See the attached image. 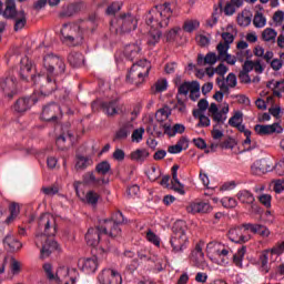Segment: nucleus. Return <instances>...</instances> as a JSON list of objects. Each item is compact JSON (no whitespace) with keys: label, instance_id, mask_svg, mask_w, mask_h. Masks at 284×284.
Here are the masks:
<instances>
[{"label":"nucleus","instance_id":"c03bdc74","mask_svg":"<svg viewBox=\"0 0 284 284\" xmlns=\"http://www.w3.org/2000/svg\"><path fill=\"white\" fill-rule=\"evenodd\" d=\"M194 85V81L192 82H184L179 85L178 93L182 94L183 97H187L190 92H192Z\"/></svg>","mask_w":284,"mask_h":284},{"label":"nucleus","instance_id":"bb28decb","mask_svg":"<svg viewBox=\"0 0 284 284\" xmlns=\"http://www.w3.org/2000/svg\"><path fill=\"white\" fill-rule=\"evenodd\" d=\"M244 227H246V230H250L253 234H260V236H263L264 239H267V236H270L271 234L270 229L261 224L247 223L244 224Z\"/></svg>","mask_w":284,"mask_h":284},{"label":"nucleus","instance_id":"774afa93","mask_svg":"<svg viewBox=\"0 0 284 284\" xmlns=\"http://www.w3.org/2000/svg\"><path fill=\"white\" fill-rule=\"evenodd\" d=\"M211 120L207 115L201 116L199 120V123L196 124V128H210L211 125Z\"/></svg>","mask_w":284,"mask_h":284},{"label":"nucleus","instance_id":"2eb2a0df","mask_svg":"<svg viewBox=\"0 0 284 284\" xmlns=\"http://www.w3.org/2000/svg\"><path fill=\"white\" fill-rule=\"evenodd\" d=\"M59 116H61V106H59V104L52 102L48 105H45L42 109V115L41 119L43 121H57L59 119Z\"/></svg>","mask_w":284,"mask_h":284},{"label":"nucleus","instance_id":"9b49d317","mask_svg":"<svg viewBox=\"0 0 284 284\" xmlns=\"http://www.w3.org/2000/svg\"><path fill=\"white\" fill-rule=\"evenodd\" d=\"M98 283L100 284H123L121 273L112 268H103L98 274Z\"/></svg>","mask_w":284,"mask_h":284},{"label":"nucleus","instance_id":"393cba45","mask_svg":"<svg viewBox=\"0 0 284 284\" xmlns=\"http://www.w3.org/2000/svg\"><path fill=\"white\" fill-rule=\"evenodd\" d=\"M204 245L205 243L200 241L191 253V261L195 263V265H201L205 258V254L203 253Z\"/></svg>","mask_w":284,"mask_h":284},{"label":"nucleus","instance_id":"ddd939ff","mask_svg":"<svg viewBox=\"0 0 284 284\" xmlns=\"http://www.w3.org/2000/svg\"><path fill=\"white\" fill-rule=\"evenodd\" d=\"M0 92L8 99H13L17 94V79L14 77L0 78Z\"/></svg>","mask_w":284,"mask_h":284},{"label":"nucleus","instance_id":"603ef678","mask_svg":"<svg viewBox=\"0 0 284 284\" xmlns=\"http://www.w3.org/2000/svg\"><path fill=\"white\" fill-rule=\"evenodd\" d=\"M216 50H217V58L221 61V59H223L227 54V50H230V45L223 42H220L216 47Z\"/></svg>","mask_w":284,"mask_h":284},{"label":"nucleus","instance_id":"052dcab7","mask_svg":"<svg viewBox=\"0 0 284 284\" xmlns=\"http://www.w3.org/2000/svg\"><path fill=\"white\" fill-rule=\"evenodd\" d=\"M87 201L91 205H97V203H99V194L94 191H89L87 193Z\"/></svg>","mask_w":284,"mask_h":284},{"label":"nucleus","instance_id":"f3484780","mask_svg":"<svg viewBox=\"0 0 284 284\" xmlns=\"http://www.w3.org/2000/svg\"><path fill=\"white\" fill-rule=\"evenodd\" d=\"M254 130L258 136H270V134H274L276 132L277 134H281L283 132V128H281V124L278 123L256 124Z\"/></svg>","mask_w":284,"mask_h":284},{"label":"nucleus","instance_id":"5701e85b","mask_svg":"<svg viewBox=\"0 0 284 284\" xmlns=\"http://www.w3.org/2000/svg\"><path fill=\"white\" fill-rule=\"evenodd\" d=\"M124 57L128 61H134L141 57V45L138 43L128 44L124 48Z\"/></svg>","mask_w":284,"mask_h":284},{"label":"nucleus","instance_id":"473e14b6","mask_svg":"<svg viewBox=\"0 0 284 284\" xmlns=\"http://www.w3.org/2000/svg\"><path fill=\"white\" fill-rule=\"evenodd\" d=\"M266 88L270 90H273V95L281 99L282 94L281 92H284V80L275 81L271 80L266 83Z\"/></svg>","mask_w":284,"mask_h":284},{"label":"nucleus","instance_id":"412c9836","mask_svg":"<svg viewBox=\"0 0 284 284\" xmlns=\"http://www.w3.org/2000/svg\"><path fill=\"white\" fill-rule=\"evenodd\" d=\"M189 214H207L212 212V206L206 202H193L186 206Z\"/></svg>","mask_w":284,"mask_h":284},{"label":"nucleus","instance_id":"f704fd0d","mask_svg":"<svg viewBox=\"0 0 284 284\" xmlns=\"http://www.w3.org/2000/svg\"><path fill=\"white\" fill-rule=\"evenodd\" d=\"M148 156H150V152L145 149H138L131 152V161H136L138 163H143Z\"/></svg>","mask_w":284,"mask_h":284},{"label":"nucleus","instance_id":"c85d7f7f","mask_svg":"<svg viewBox=\"0 0 284 284\" xmlns=\"http://www.w3.org/2000/svg\"><path fill=\"white\" fill-rule=\"evenodd\" d=\"M216 61H220L214 52H209L204 57L203 54H197V65H214Z\"/></svg>","mask_w":284,"mask_h":284},{"label":"nucleus","instance_id":"f257e3e1","mask_svg":"<svg viewBox=\"0 0 284 284\" xmlns=\"http://www.w3.org/2000/svg\"><path fill=\"white\" fill-rule=\"evenodd\" d=\"M39 232L36 234V246L41 247L40 258L43 261L49 258L52 252H59L61 247L59 243L52 239L57 236V219L50 213H44L38 221Z\"/></svg>","mask_w":284,"mask_h":284},{"label":"nucleus","instance_id":"6e6d98bb","mask_svg":"<svg viewBox=\"0 0 284 284\" xmlns=\"http://www.w3.org/2000/svg\"><path fill=\"white\" fill-rule=\"evenodd\" d=\"M83 182L87 184L99 185V180L94 176L93 172H88L83 175Z\"/></svg>","mask_w":284,"mask_h":284},{"label":"nucleus","instance_id":"13d9d810","mask_svg":"<svg viewBox=\"0 0 284 284\" xmlns=\"http://www.w3.org/2000/svg\"><path fill=\"white\" fill-rule=\"evenodd\" d=\"M211 135L214 141H221V139H223L224 134H223V131L219 130V124L213 125Z\"/></svg>","mask_w":284,"mask_h":284},{"label":"nucleus","instance_id":"e433bc0d","mask_svg":"<svg viewBox=\"0 0 284 284\" xmlns=\"http://www.w3.org/2000/svg\"><path fill=\"white\" fill-rule=\"evenodd\" d=\"M237 199L240 203H245L246 205H252V203L255 201L254 194L247 190L240 191L237 193Z\"/></svg>","mask_w":284,"mask_h":284},{"label":"nucleus","instance_id":"c756f323","mask_svg":"<svg viewBox=\"0 0 284 284\" xmlns=\"http://www.w3.org/2000/svg\"><path fill=\"white\" fill-rule=\"evenodd\" d=\"M68 276H70V270L60 267L55 273V281L63 284H74V278L71 277L70 281H68Z\"/></svg>","mask_w":284,"mask_h":284},{"label":"nucleus","instance_id":"338daca9","mask_svg":"<svg viewBox=\"0 0 284 284\" xmlns=\"http://www.w3.org/2000/svg\"><path fill=\"white\" fill-rule=\"evenodd\" d=\"M138 256L141 261H155L150 251H139Z\"/></svg>","mask_w":284,"mask_h":284},{"label":"nucleus","instance_id":"423d86ee","mask_svg":"<svg viewBox=\"0 0 284 284\" xmlns=\"http://www.w3.org/2000/svg\"><path fill=\"white\" fill-rule=\"evenodd\" d=\"M61 36L68 45H81L83 43V30L79 24L64 23L61 29Z\"/></svg>","mask_w":284,"mask_h":284},{"label":"nucleus","instance_id":"4468645a","mask_svg":"<svg viewBox=\"0 0 284 284\" xmlns=\"http://www.w3.org/2000/svg\"><path fill=\"white\" fill-rule=\"evenodd\" d=\"M52 65H59V70H65V62L63 58L54 53H47L42 59V68L48 72L52 70Z\"/></svg>","mask_w":284,"mask_h":284},{"label":"nucleus","instance_id":"7c9ffc66","mask_svg":"<svg viewBox=\"0 0 284 284\" xmlns=\"http://www.w3.org/2000/svg\"><path fill=\"white\" fill-rule=\"evenodd\" d=\"M68 62L72 68H81L85 62V58L83 57V53L73 51L69 54Z\"/></svg>","mask_w":284,"mask_h":284},{"label":"nucleus","instance_id":"1a4fd4ad","mask_svg":"<svg viewBox=\"0 0 284 284\" xmlns=\"http://www.w3.org/2000/svg\"><path fill=\"white\" fill-rule=\"evenodd\" d=\"M36 69L34 64L32 63V60L30 58L24 57L20 61V79L22 81H32L33 84L37 83V80L39 79V74H34Z\"/></svg>","mask_w":284,"mask_h":284},{"label":"nucleus","instance_id":"864d4df0","mask_svg":"<svg viewBox=\"0 0 284 284\" xmlns=\"http://www.w3.org/2000/svg\"><path fill=\"white\" fill-rule=\"evenodd\" d=\"M77 12H79V7H77L74 4H70L67 7V9L64 11H62L60 13V17H74V14H77Z\"/></svg>","mask_w":284,"mask_h":284},{"label":"nucleus","instance_id":"bf43d9fd","mask_svg":"<svg viewBox=\"0 0 284 284\" xmlns=\"http://www.w3.org/2000/svg\"><path fill=\"white\" fill-rule=\"evenodd\" d=\"M271 254H275V256H281V254H284V241L275 244L271 248Z\"/></svg>","mask_w":284,"mask_h":284},{"label":"nucleus","instance_id":"f8f14e48","mask_svg":"<svg viewBox=\"0 0 284 284\" xmlns=\"http://www.w3.org/2000/svg\"><path fill=\"white\" fill-rule=\"evenodd\" d=\"M247 230L250 229H246L245 224L233 227L229 231L227 237L230 241H232V243H247V241L251 239L250 234H247Z\"/></svg>","mask_w":284,"mask_h":284},{"label":"nucleus","instance_id":"20e7f679","mask_svg":"<svg viewBox=\"0 0 284 284\" xmlns=\"http://www.w3.org/2000/svg\"><path fill=\"white\" fill-rule=\"evenodd\" d=\"M1 14L4 19H11L14 21L13 30L16 32L23 30L26 28V23H28V16L26 14V11H17V3L14 0L6 1V8L2 10Z\"/></svg>","mask_w":284,"mask_h":284},{"label":"nucleus","instance_id":"58836bf2","mask_svg":"<svg viewBox=\"0 0 284 284\" xmlns=\"http://www.w3.org/2000/svg\"><path fill=\"white\" fill-rule=\"evenodd\" d=\"M10 215L7 217L6 223L10 224L14 219H17L21 212L18 203L13 202L9 206Z\"/></svg>","mask_w":284,"mask_h":284},{"label":"nucleus","instance_id":"f03ea898","mask_svg":"<svg viewBox=\"0 0 284 284\" xmlns=\"http://www.w3.org/2000/svg\"><path fill=\"white\" fill-rule=\"evenodd\" d=\"M170 6V2L158 4L145 16L146 26L151 28L148 34L149 45H156L163 34L159 29L170 26V19H172V8Z\"/></svg>","mask_w":284,"mask_h":284},{"label":"nucleus","instance_id":"2f4dec72","mask_svg":"<svg viewBox=\"0 0 284 284\" xmlns=\"http://www.w3.org/2000/svg\"><path fill=\"white\" fill-rule=\"evenodd\" d=\"M3 244L9 247L10 252H19L23 247V244L10 234L3 239Z\"/></svg>","mask_w":284,"mask_h":284},{"label":"nucleus","instance_id":"5fc2aeb1","mask_svg":"<svg viewBox=\"0 0 284 284\" xmlns=\"http://www.w3.org/2000/svg\"><path fill=\"white\" fill-rule=\"evenodd\" d=\"M146 241H149V243H153L156 247L161 245V240L156 234H154V232H152V230L146 232Z\"/></svg>","mask_w":284,"mask_h":284},{"label":"nucleus","instance_id":"3c124183","mask_svg":"<svg viewBox=\"0 0 284 284\" xmlns=\"http://www.w3.org/2000/svg\"><path fill=\"white\" fill-rule=\"evenodd\" d=\"M143 134H145V129L143 128L135 129L131 135V139L135 143H141V141H143Z\"/></svg>","mask_w":284,"mask_h":284},{"label":"nucleus","instance_id":"aec40b11","mask_svg":"<svg viewBox=\"0 0 284 284\" xmlns=\"http://www.w3.org/2000/svg\"><path fill=\"white\" fill-rule=\"evenodd\" d=\"M37 97H31V98H21L19 100H17V102L13 105V110L14 112L18 113H23V112H28V110H30V108H32V105H34V103H37Z\"/></svg>","mask_w":284,"mask_h":284},{"label":"nucleus","instance_id":"de8ad7c7","mask_svg":"<svg viewBox=\"0 0 284 284\" xmlns=\"http://www.w3.org/2000/svg\"><path fill=\"white\" fill-rule=\"evenodd\" d=\"M201 97V84L199 81H193V89L190 92V99L191 101H197V99Z\"/></svg>","mask_w":284,"mask_h":284},{"label":"nucleus","instance_id":"7ed1b4c3","mask_svg":"<svg viewBox=\"0 0 284 284\" xmlns=\"http://www.w3.org/2000/svg\"><path fill=\"white\" fill-rule=\"evenodd\" d=\"M171 235V247L175 254L183 252V250L187 248V244L190 243V237H187V224L185 221L178 220L172 227Z\"/></svg>","mask_w":284,"mask_h":284},{"label":"nucleus","instance_id":"37998d69","mask_svg":"<svg viewBox=\"0 0 284 284\" xmlns=\"http://www.w3.org/2000/svg\"><path fill=\"white\" fill-rule=\"evenodd\" d=\"M267 24V19H265V16L261 12H256L254 18H253V26L255 28H265Z\"/></svg>","mask_w":284,"mask_h":284},{"label":"nucleus","instance_id":"a878e982","mask_svg":"<svg viewBox=\"0 0 284 284\" xmlns=\"http://www.w3.org/2000/svg\"><path fill=\"white\" fill-rule=\"evenodd\" d=\"M276 37H278V32L272 28H266L261 33V41L264 43H268L270 45H274L276 43Z\"/></svg>","mask_w":284,"mask_h":284},{"label":"nucleus","instance_id":"ea45409f","mask_svg":"<svg viewBox=\"0 0 284 284\" xmlns=\"http://www.w3.org/2000/svg\"><path fill=\"white\" fill-rule=\"evenodd\" d=\"M89 165H92V160H90V158L83 155L77 156L75 170H85Z\"/></svg>","mask_w":284,"mask_h":284},{"label":"nucleus","instance_id":"6ab92c4d","mask_svg":"<svg viewBox=\"0 0 284 284\" xmlns=\"http://www.w3.org/2000/svg\"><path fill=\"white\" fill-rule=\"evenodd\" d=\"M79 265L84 274H94L99 270V258L97 256L79 261Z\"/></svg>","mask_w":284,"mask_h":284},{"label":"nucleus","instance_id":"0eeeda50","mask_svg":"<svg viewBox=\"0 0 284 284\" xmlns=\"http://www.w3.org/2000/svg\"><path fill=\"white\" fill-rule=\"evenodd\" d=\"M123 223H125V217L121 211H118L112 215L111 220H103L102 231L105 236L116 239V236H121V227L119 225H123Z\"/></svg>","mask_w":284,"mask_h":284},{"label":"nucleus","instance_id":"0e129e2a","mask_svg":"<svg viewBox=\"0 0 284 284\" xmlns=\"http://www.w3.org/2000/svg\"><path fill=\"white\" fill-rule=\"evenodd\" d=\"M283 20H284L283 11H276L273 14V21H274L276 28H278V26H283Z\"/></svg>","mask_w":284,"mask_h":284},{"label":"nucleus","instance_id":"9d476101","mask_svg":"<svg viewBox=\"0 0 284 284\" xmlns=\"http://www.w3.org/2000/svg\"><path fill=\"white\" fill-rule=\"evenodd\" d=\"M116 24L115 31L120 34H128L132 30H136V20L130 13L121 16L116 20Z\"/></svg>","mask_w":284,"mask_h":284},{"label":"nucleus","instance_id":"39448f33","mask_svg":"<svg viewBox=\"0 0 284 284\" xmlns=\"http://www.w3.org/2000/svg\"><path fill=\"white\" fill-rule=\"evenodd\" d=\"M150 68L148 60H140L138 63H134L126 75L128 83L141 85L145 81V77H149Z\"/></svg>","mask_w":284,"mask_h":284},{"label":"nucleus","instance_id":"b1692460","mask_svg":"<svg viewBox=\"0 0 284 284\" xmlns=\"http://www.w3.org/2000/svg\"><path fill=\"white\" fill-rule=\"evenodd\" d=\"M72 139H74V135L70 132L65 134H61L55 140V145L58 150L65 151L69 150L70 145H72Z\"/></svg>","mask_w":284,"mask_h":284},{"label":"nucleus","instance_id":"dca6fc26","mask_svg":"<svg viewBox=\"0 0 284 284\" xmlns=\"http://www.w3.org/2000/svg\"><path fill=\"white\" fill-rule=\"evenodd\" d=\"M103 234H105L103 232V224L98 227L89 229L85 234L87 244L91 247H97V245H99L101 242V236H103Z\"/></svg>","mask_w":284,"mask_h":284},{"label":"nucleus","instance_id":"4d7b16f0","mask_svg":"<svg viewBox=\"0 0 284 284\" xmlns=\"http://www.w3.org/2000/svg\"><path fill=\"white\" fill-rule=\"evenodd\" d=\"M43 271L45 273V276L49 281H55L57 280V275H54V272L52 271V264L50 263H45L43 264Z\"/></svg>","mask_w":284,"mask_h":284},{"label":"nucleus","instance_id":"680f3d73","mask_svg":"<svg viewBox=\"0 0 284 284\" xmlns=\"http://www.w3.org/2000/svg\"><path fill=\"white\" fill-rule=\"evenodd\" d=\"M222 205L224 207H236L237 202H236V199L234 197L225 196L222 199Z\"/></svg>","mask_w":284,"mask_h":284},{"label":"nucleus","instance_id":"6e6552de","mask_svg":"<svg viewBox=\"0 0 284 284\" xmlns=\"http://www.w3.org/2000/svg\"><path fill=\"white\" fill-rule=\"evenodd\" d=\"M57 83H59V78H54L49 74H38L37 83H34L33 85H39V101H41V99L45 97H50V94H52V92L57 90Z\"/></svg>","mask_w":284,"mask_h":284},{"label":"nucleus","instance_id":"cd10ccee","mask_svg":"<svg viewBox=\"0 0 284 284\" xmlns=\"http://www.w3.org/2000/svg\"><path fill=\"white\" fill-rule=\"evenodd\" d=\"M132 124L125 123L114 134L113 141H125L132 132Z\"/></svg>","mask_w":284,"mask_h":284},{"label":"nucleus","instance_id":"72a5a7b5","mask_svg":"<svg viewBox=\"0 0 284 284\" xmlns=\"http://www.w3.org/2000/svg\"><path fill=\"white\" fill-rule=\"evenodd\" d=\"M247 252L246 246H242L236 253L232 255L233 263L235 267H243V258H245V253Z\"/></svg>","mask_w":284,"mask_h":284},{"label":"nucleus","instance_id":"a19ab883","mask_svg":"<svg viewBox=\"0 0 284 284\" xmlns=\"http://www.w3.org/2000/svg\"><path fill=\"white\" fill-rule=\"evenodd\" d=\"M111 170H112V166L108 161H102L98 163L95 166V172H98V174H102V176H105V174H110Z\"/></svg>","mask_w":284,"mask_h":284},{"label":"nucleus","instance_id":"e2e57ef3","mask_svg":"<svg viewBox=\"0 0 284 284\" xmlns=\"http://www.w3.org/2000/svg\"><path fill=\"white\" fill-rule=\"evenodd\" d=\"M237 23L242 28H247V26H250V23H252V19L244 14H240V16H237Z\"/></svg>","mask_w":284,"mask_h":284},{"label":"nucleus","instance_id":"69168bd1","mask_svg":"<svg viewBox=\"0 0 284 284\" xmlns=\"http://www.w3.org/2000/svg\"><path fill=\"white\" fill-rule=\"evenodd\" d=\"M165 90H168V80H159L155 83V92H165Z\"/></svg>","mask_w":284,"mask_h":284},{"label":"nucleus","instance_id":"a18cd8bd","mask_svg":"<svg viewBox=\"0 0 284 284\" xmlns=\"http://www.w3.org/2000/svg\"><path fill=\"white\" fill-rule=\"evenodd\" d=\"M241 123H243V112L236 111L233 116L230 118L229 125H231V128H236Z\"/></svg>","mask_w":284,"mask_h":284},{"label":"nucleus","instance_id":"8fccbe9b","mask_svg":"<svg viewBox=\"0 0 284 284\" xmlns=\"http://www.w3.org/2000/svg\"><path fill=\"white\" fill-rule=\"evenodd\" d=\"M47 74L55 79H61L65 74V70H59V64H52V70L47 71Z\"/></svg>","mask_w":284,"mask_h":284},{"label":"nucleus","instance_id":"09e8293b","mask_svg":"<svg viewBox=\"0 0 284 284\" xmlns=\"http://www.w3.org/2000/svg\"><path fill=\"white\" fill-rule=\"evenodd\" d=\"M215 125H223L227 121V115H224L221 111H217L211 115Z\"/></svg>","mask_w":284,"mask_h":284},{"label":"nucleus","instance_id":"49530a36","mask_svg":"<svg viewBox=\"0 0 284 284\" xmlns=\"http://www.w3.org/2000/svg\"><path fill=\"white\" fill-rule=\"evenodd\" d=\"M201 22L199 20H189L183 24L184 32H194V30H199Z\"/></svg>","mask_w":284,"mask_h":284},{"label":"nucleus","instance_id":"4be33fe9","mask_svg":"<svg viewBox=\"0 0 284 284\" xmlns=\"http://www.w3.org/2000/svg\"><path fill=\"white\" fill-rule=\"evenodd\" d=\"M179 165L172 166V182H171V189L174 190V192H178V194H185V186L179 181Z\"/></svg>","mask_w":284,"mask_h":284},{"label":"nucleus","instance_id":"a211bd4d","mask_svg":"<svg viewBox=\"0 0 284 284\" xmlns=\"http://www.w3.org/2000/svg\"><path fill=\"white\" fill-rule=\"evenodd\" d=\"M274 170V165H272V162L267 160H260L253 163L251 166L252 174H255V176H261V174H267V172H272Z\"/></svg>","mask_w":284,"mask_h":284},{"label":"nucleus","instance_id":"c9c22d12","mask_svg":"<svg viewBox=\"0 0 284 284\" xmlns=\"http://www.w3.org/2000/svg\"><path fill=\"white\" fill-rule=\"evenodd\" d=\"M172 114V109L170 106L164 105L163 108L159 109L155 113V119L159 123H163V121H168L170 115Z\"/></svg>","mask_w":284,"mask_h":284},{"label":"nucleus","instance_id":"4c0bfd02","mask_svg":"<svg viewBox=\"0 0 284 284\" xmlns=\"http://www.w3.org/2000/svg\"><path fill=\"white\" fill-rule=\"evenodd\" d=\"M270 254H272V248L263 251L260 255V262L262 265L261 270L262 272H264V274H267V272H270V267L267 266V263H270Z\"/></svg>","mask_w":284,"mask_h":284},{"label":"nucleus","instance_id":"79ce46f5","mask_svg":"<svg viewBox=\"0 0 284 284\" xmlns=\"http://www.w3.org/2000/svg\"><path fill=\"white\" fill-rule=\"evenodd\" d=\"M103 108L109 116H114V114H119V111L116 108H119V104L116 101L105 102L103 103Z\"/></svg>","mask_w":284,"mask_h":284}]
</instances>
